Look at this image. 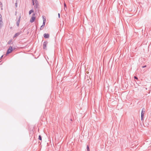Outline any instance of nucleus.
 I'll list each match as a JSON object with an SVG mask.
<instances>
[{"label": "nucleus", "mask_w": 151, "mask_h": 151, "mask_svg": "<svg viewBox=\"0 0 151 151\" xmlns=\"http://www.w3.org/2000/svg\"><path fill=\"white\" fill-rule=\"evenodd\" d=\"M32 3L33 5H34L35 4V5L34 6L35 9H36L38 8L39 3L37 0H32Z\"/></svg>", "instance_id": "1"}, {"label": "nucleus", "mask_w": 151, "mask_h": 151, "mask_svg": "<svg viewBox=\"0 0 151 151\" xmlns=\"http://www.w3.org/2000/svg\"><path fill=\"white\" fill-rule=\"evenodd\" d=\"M12 50H13V49H12V47L11 46L9 47V49L7 50V52L6 53V55H8V54H9V53L11 52H12Z\"/></svg>", "instance_id": "2"}, {"label": "nucleus", "mask_w": 151, "mask_h": 151, "mask_svg": "<svg viewBox=\"0 0 151 151\" xmlns=\"http://www.w3.org/2000/svg\"><path fill=\"white\" fill-rule=\"evenodd\" d=\"M35 14H33L32 16L30 19V22L31 23L33 22L35 19Z\"/></svg>", "instance_id": "3"}, {"label": "nucleus", "mask_w": 151, "mask_h": 151, "mask_svg": "<svg viewBox=\"0 0 151 151\" xmlns=\"http://www.w3.org/2000/svg\"><path fill=\"white\" fill-rule=\"evenodd\" d=\"M47 43L48 42L47 41H45L44 42L43 45V49H47L46 47L47 44Z\"/></svg>", "instance_id": "4"}, {"label": "nucleus", "mask_w": 151, "mask_h": 151, "mask_svg": "<svg viewBox=\"0 0 151 151\" xmlns=\"http://www.w3.org/2000/svg\"><path fill=\"white\" fill-rule=\"evenodd\" d=\"M22 33V31H20L16 33L13 37V38L17 37L19 35L21 34Z\"/></svg>", "instance_id": "5"}, {"label": "nucleus", "mask_w": 151, "mask_h": 151, "mask_svg": "<svg viewBox=\"0 0 151 151\" xmlns=\"http://www.w3.org/2000/svg\"><path fill=\"white\" fill-rule=\"evenodd\" d=\"M145 109L144 108H143L142 109V112H141V116H144V115L145 112V111H144Z\"/></svg>", "instance_id": "6"}, {"label": "nucleus", "mask_w": 151, "mask_h": 151, "mask_svg": "<svg viewBox=\"0 0 151 151\" xmlns=\"http://www.w3.org/2000/svg\"><path fill=\"white\" fill-rule=\"evenodd\" d=\"M44 37L45 38H48L49 37V35L48 34H44Z\"/></svg>", "instance_id": "7"}, {"label": "nucleus", "mask_w": 151, "mask_h": 151, "mask_svg": "<svg viewBox=\"0 0 151 151\" xmlns=\"http://www.w3.org/2000/svg\"><path fill=\"white\" fill-rule=\"evenodd\" d=\"M45 23H44V22H43L42 25L41 26V27H40V30H42V29H43L45 27Z\"/></svg>", "instance_id": "8"}, {"label": "nucleus", "mask_w": 151, "mask_h": 151, "mask_svg": "<svg viewBox=\"0 0 151 151\" xmlns=\"http://www.w3.org/2000/svg\"><path fill=\"white\" fill-rule=\"evenodd\" d=\"M42 18H43V22H44V23H45L46 22V18L44 16H42Z\"/></svg>", "instance_id": "9"}, {"label": "nucleus", "mask_w": 151, "mask_h": 151, "mask_svg": "<svg viewBox=\"0 0 151 151\" xmlns=\"http://www.w3.org/2000/svg\"><path fill=\"white\" fill-rule=\"evenodd\" d=\"M2 19H0V27H1V25L3 24V22H2Z\"/></svg>", "instance_id": "10"}, {"label": "nucleus", "mask_w": 151, "mask_h": 151, "mask_svg": "<svg viewBox=\"0 0 151 151\" xmlns=\"http://www.w3.org/2000/svg\"><path fill=\"white\" fill-rule=\"evenodd\" d=\"M34 11L33 10H31L29 12V14H30L32 12H33Z\"/></svg>", "instance_id": "11"}, {"label": "nucleus", "mask_w": 151, "mask_h": 151, "mask_svg": "<svg viewBox=\"0 0 151 151\" xmlns=\"http://www.w3.org/2000/svg\"><path fill=\"white\" fill-rule=\"evenodd\" d=\"M19 22H20L19 21V20H17V25L18 27L19 26Z\"/></svg>", "instance_id": "12"}, {"label": "nucleus", "mask_w": 151, "mask_h": 151, "mask_svg": "<svg viewBox=\"0 0 151 151\" xmlns=\"http://www.w3.org/2000/svg\"><path fill=\"white\" fill-rule=\"evenodd\" d=\"M87 151H90L88 145L87 147Z\"/></svg>", "instance_id": "13"}, {"label": "nucleus", "mask_w": 151, "mask_h": 151, "mask_svg": "<svg viewBox=\"0 0 151 151\" xmlns=\"http://www.w3.org/2000/svg\"><path fill=\"white\" fill-rule=\"evenodd\" d=\"M21 18V15H20L18 18L17 20H19V21L20 22V20Z\"/></svg>", "instance_id": "14"}, {"label": "nucleus", "mask_w": 151, "mask_h": 151, "mask_svg": "<svg viewBox=\"0 0 151 151\" xmlns=\"http://www.w3.org/2000/svg\"><path fill=\"white\" fill-rule=\"evenodd\" d=\"M40 140H42V137H41L40 135H39V138H38Z\"/></svg>", "instance_id": "15"}, {"label": "nucleus", "mask_w": 151, "mask_h": 151, "mask_svg": "<svg viewBox=\"0 0 151 151\" xmlns=\"http://www.w3.org/2000/svg\"><path fill=\"white\" fill-rule=\"evenodd\" d=\"M64 9H65V7L66 8V4L65 3H64Z\"/></svg>", "instance_id": "16"}, {"label": "nucleus", "mask_w": 151, "mask_h": 151, "mask_svg": "<svg viewBox=\"0 0 151 151\" xmlns=\"http://www.w3.org/2000/svg\"><path fill=\"white\" fill-rule=\"evenodd\" d=\"M143 118H144V116H141V120H143Z\"/></svg>", "instance_id": "17"}, {"label": "nucleus", "mask_w": 151, "mask_h": 151, "mask_svg": "<svg viewBox=\"0 0 151 151\" xmlns=\"http://www.w3.org/2000/svg\"><path fill=\"white\" fill-rule=\"evenodd\" d=\"M0 19H2V16L1 14H0Z\"/></svg>", "instance_id": "18"}, {"label": "nucleus", "mask_w": 151, "mask_h": 151, "mask_svg": "<svg viewBox=\"0 0 151 151\" xmlns=\"http://www.w3.org/2000/svg\"><path fill=\"white\" fill-rule=\"evenodd\" d=\"M12 41V40H9L8 42V44H10L11 43V42Z\"/></svg>", "instance_id": "19"}, {"label": "nucleus", "mask_w": 151, "mask_h": 151, "mask_svg": "<svg viewBox=\"0 0 151 151\" xmlns=\"http://www.w3.org/2000/svg\"><path fill=\"white\" fill-rule=\"evenodd\" d=\"M134 78L135 79H138L137 77H136V76H134Z\"/></svg>", "instance_id": "20"}, {"label": "nucleus", "mask_w": 151, "mask_h": 151, "mask_svg": "<svg viewBox=\"0 0 151 151\" xmlns=\"http://www.w3.org/2000/svg\"><path fill=\"white\" fill-rule=\"evenodd\" d=\"M146 67H147V66L146 65H145L144 66H142V68H144Z\"/></svg>", "instance_id": "21"}, {"label": "nucleus", "mask_w": 151, "mask_h": 151, "mask_svg": "<svg viewBox=\"0 0 151 151\" xmlns=\"http://www.w3.org/2000/svg\"><path fill=\"white\" fill-rule=\"evenodd\" d=\"M3 55H2L1 56V57L0 58V60L2 59V58L3 57Z\"/></svg>", "instance_id": "22"}, {"label": "nucleus", "mask_w": 151, "mask_h": 151, "mask_svg": "<svg viewBox=\"0 0 151 151\" xmlns=\"http://www.w3.org/2000/svg\"><path fill=\"white\" fill-rule=\"evenodd\" d=\"M0 5H2V3L1 2H0Z\"/></svg>", "instance_id": "23"}, {"label": "nucleus", "mask_w": 151, "mask_h": 151, "mask_svg": "<svg viewBox=\"0 0 151 151\" xmlns=\"http://www.w3.org/2000/svg\"><path fill=\"white\" fill-rule=\"evenodd\" d=\"M15 5H16V6H17V3H15Z\"/></svg>", "instance_id": "24"}, {"label": "nucleus", "mask_w": 151, "mask_h": 151, "mask_svg": "<svg viewBox=\"0 0 151 151\" xmlns=\"http://www.w3.org/2000/svg\"><path fill=\"white\" fill-rule=\"evenodd\" d=\"M58 15L59 17H60V13H58Z\"/></svg>", "instance_id": "25"}, {"label": "nucleus", "mask_w": 151, "mask_h": 151, "mask_svg": "<svg viewBox=\"0 0 151 151\" xmlns=\"http://www.w3.org/2000/svg\"><path fill=\"white\" fill-rule=\"evenodd\" d=\"M17 12H16L15 13V15H16L17 14Z\"/></svg>", "instance_id": "26"}]
</instances>
